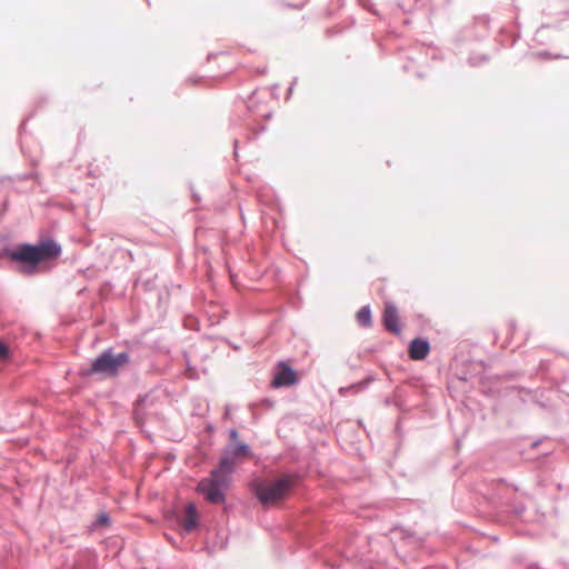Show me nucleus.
Wrapping results in <instances>:
<instances>
[{
	"mask_svg": "<svg viewBox=\"0 0 569 569\" xmlns=\"http://www.w3.org/2000/svg\"><path fill=\"white\" fill-rule=\"evenodd\" d=\"M230 437H231L232 441H234V442H236V440H237V438H238V433H237V431L232 429V430L230 431Z\"/></svg>",
	"mask_w": 569,
	"mask_h": 569,
	"instance_id": "13",
	"label": "nucleus"
},
{
	"mask_svg": "<svg viewBox=\"0 0 569 569\" xmlns=\"http://www.w3.org/2000/svg\"><path fill=\"white\" fill-rule=\"evenodd\" d=\"M233 460L229 457L221 459L218 468L213 469L209 477L202 479L197 491L203 495L204 499L213 505L223 503L230 481V473L233 470Z\"/></svg>",
	"mask_w": 569,
	"mask_h": 569,
	"instance_id": "1",
	"label": "nucleus"
},
{
	"mask_svg": "<svg viewBox=\"0 0 569 569\" xmlns=\"http://www.w3.org/2000/svg\"><path fill=\"white\" fill-rule=\"evenodd\" d=\"M430 351V346L427 340L416 338L410 342L408 353L412 360H423Z\"/></svg>",
	"mask_w": 569,
	"mask_h": 569,
	"instance_id": "7",
	"label": "nucleus"
},
{
	"mask_svg": "<svg viewBox=\"0 0 569 569\" xmlns=\"http://www.w3.org/2000/svg\"><path fill=\"white\" fill-rule=\"evenodd\" d=\"M249 452V448L244 443H234L231 447V453L234 457L246 456Z\"/></svg>",
	"mask_w": 569,
	"mask_h": 569,
	"instance_id": "10",
	"label": "nucleus"
},
{
	"mask_svg": "<svg viewBox=\"0 0 569 569\" xmlns=\"http://www.w3.org/2000/svg\"><path fill=\"white\" fill-rule=\"evenodd\" d=\"M108 521H109V518H108V516H107V515H104V513H103V515H100V517H99V519H98V522H99V523H101V525H106V523H108Z\"/></svg>",
	"mask_w": 569,
	"mask_h": 569,
	"instance_id": "12",
	"label": "nucleus"
},
{
	"mask_svg": "<svg viewBox=\"0 0 569 569\" xmlns=\"http://www.w3.org/2000/svg\"><path fill=\"white\" fill-rule=\"evenodd\" d=\"M60 253L61 247L53 240H47L38 246L20 244L9 252V258L34 269L40 262L57 259Z\"/></svg>",
	"mask_w": 569,
	"mask_h": 569,
	"instance_id": "2",
	"label": "nucleus"
},
{
	"mask_svg": "<svg viewBox=\"0 0 569 569\" xmlns=\"http://www.w3.org/2000/svg\"><path fill=\"white\" fill-rule=\"evenodd\" d=\"M357 321L362 327L371 326V312L369 307H362L357 312Z\"/></svg>",
	"mask_w": 569,
	"mask_h": 569,
	"instance_id": "9",
	"label": "nucleus"
},
{
	"mask_svg": "<svg viewBox=\"0 0 569 569\" xmlns=\"http://www.w3.org/2000/svg\"><path fill=\"white\" fill-rule=\"evenodd\" d=\"M199 515L193 503H188L184 509V516L180 523L186 531H191L198 526Z\"/></svg>",
	"mask_w": 569,
	"mask_h": 569,
	"instance_id": "8",
	"label": "nucleus"
},
{
	"mask_svg": "<svg viewBox=\"0 0 569 569\" xmlns=\"http://www.w3.org/2000/svg\"><path fill=\"white\" fill-rule=\"evenodd\" d=\"M295 485V477L284 476L257 487L259 501L266 506H273L286 499Z\"/></svg>",
	"mask_w": 569,
	"mask_h": 569,
	"instance_id": "3",
	"label": "nucleus"
},
{
	"mask_svg": "<svg viewBox=\"0 0 569 569\" xmlns=\"http://www.w3.org/2000/svg\"><path fill=\"white\" fill-rule=\"evenodd\" d=\"M9 358V348L0 341V360L6 361Z\"/></svg>",
	"mask_w": 569,
	"mask_h": 569,
	"instance_id": "11",
	"label": "nucleus"
},
{
	"mask_svg": "<svg viewBox=\"0 0 569 569\" xmlns=\"http://www.w3.org/2000/svg\"><path fill=\"white\" fill-rule=\"evenodd\" d=\"M128 362L129 355L127 352L113 355L111 351H106L92 362L90 372L112 377L116 376L119 369L124 367Z\"/></svg>",
	"mask_w": 569,
	"mask_h": 569,
	"instance_id": "4",
	"label": "nucleus"
},
{
	"mask_svg": "<svg viewBox=\"0 0 569 569\" xmlns=\"http://www.w3.org/2000/svg\"><path fill=\"white\" fill-rule=\"evenodd\" d=\"M279 370L273 377L272 387L279 388L283 386H291L297 382V373L286 363L279 365Z\"/></svg>",
	"mask_w": 569,
	"mask_h": 569,
	"instance_id": "5",
	"label": "nucleus"
},
{
	"mask_svg": "<svg viewBox=\"0 0 569 569\" xmlns=\"http://www.w3.org/2000/svg\"><path fill=\"white\" fill-rule=\"evenodd\" d=\"M382 321L387 330L393 333L400 332L398 310L391 302L385 305Z\"/></svg>",
	"mask_w": 569,
	"mask_h": 569,
	"instance_id": "6",
	"label": "nucleus"
}]
</instances>
